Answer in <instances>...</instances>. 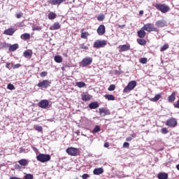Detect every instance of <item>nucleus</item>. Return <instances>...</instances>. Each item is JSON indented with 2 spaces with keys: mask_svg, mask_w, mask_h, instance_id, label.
I'll return each instance as SVG.
<instances>
[{
  "mask_svg": "<svg viewBox=\"0 0 179 179\" xmlns=\"http://www.w3.org/2000/svg\"><path fill=\"white\" fill-rule=\"evenodd\" d=\"M36 160L41 163H47L51 160V155L40 153L36 156Z\"/></svg>",
  "mask_w": 179,
  "mask_h": 179,
  "instance_id": "1",
  "label": "nucleus"
},
{
  "mask_svg": "<svg viewBox=\"0 0 179 179\" xmlns=\"http://www.w3.org/2000/svg\"><path fill=\"white\" fill-rule=\"evenodd\" d=\"M155 8L157 10L162 12V13H167V12L170 11V6L166 4L157 3Z\"/></svg>",
  "mask_w": 179,
  "mask_h": 179,
  "instance_id": "2",
  "label": "nucleus"
},
{
  "mask_svg": "<svg viewBox=\"0 0 179 179\" xmlns=\"http://www.w3.org/2000/svg\"><path fill=\"white\" fill-rule=\"evenodd\" d=\"M93 62V57H86L83 59V60L80 62V65L82 68H86V66H89V65H92Z\"/></svg>",
  "mask_w": 179,
  "mask_h": 179,
  "instance_id": "3",
  "label": "nucleus"
},
{
  "mask_svg": "<svg viewBox=\"0 0 179 179\" xmlns=\"http://www.w3.org/2000/svg\"><path fill=\"white\" fill-rule=\"evenodd\" d=\"M135 87H136V82L135 80H131L124 87L123 92L129 93V92H131V90H134Z\"/></svg>",
  "mask_w": 179,
  "mask_h": 179,
  "instance_id": "4",
  "label": "nucleus"
},
{
  "mask_svg": "<svg viewBox=\"0 0 179 179\" xmlns=\"http://www.w3.org/2000/svg\"><path fill=\"white\" fill-rule=\"evenodd\" d=\"M107 45V41L96 40L93 45L94 48H104Z\"/></svg>",
  "mask_w": 179,
  "mask_h": 179,
  "instance_id": "5",
  "label": "nucleus"
},
{
  "mask_svg": "<svg viewBox=\"0 0 179 179\" xmlns=\"http://www.w3.org/2000/svg\"><path fill=\"white\" fill-rule=\"evenodd\" d=\"M51 80H43L39 82L37 84L38 87H41V89H48L51 86Z\"/></svg>",
  "mask_w": 179,
  "mask_h": 179,
  "instance_id": "6",
  "label": "nucleus"
},
{
  "mask_svg": "<svg viewBox=\"0 0 179 179\" xmlns=\"http://www.w3.org/2000/svg\"><path fill=\"white\" fill-rule=\"evenodd\" d=\"M178 124V122H177V119L174 117H171L166 120V125L167 127H169V128H176Z\"/></svg>",
  "mask_w": 179,
  "mask_h": 179,
  "instance_id": "7",
  "label": "nucleus"
},
{
  "mask_svg": "<svg viewBox=\"0 0 179 179\" xmlns=\"http://www.w3.org/2000/svg\"><path fill=\"white\" fill-rule=\"evenodd\" d=\"M143 30H145V31H148L150 33V31H157V28L155 27L152 24L148 23L145 24L143 27Z\"/></svg>",
  "mask_w": 179,
  "mask_h": 179,
  "instance_id": "8",
  "label": "nucleus"
},
{
  "mask_svg": "<svg viewBox=\"0 0 179 179\" xmlns=\"http://www.w3.org/2000/svg\"><path fill=\"white\" fill-rule=\"evenodd\" d=\"M66 152L69 156H78V150L76 148L70 147L66 150Z\"/></svg>",
  "mask_w": 179,
  "mask_h": 179,
  "instance_id": "9",
  "label": "nucleus"
},
{
  "mask_svg": "<svg viewBox=\"0 0 179 179\" xmlns=\"http://www.w3.org/2000/svg\"><path fill=\"white\" fill-rule=\"evenodd\" d=\"M48 106H50V102L47 99H42L38 103L40 108H47Z\"/></svg>",
  "mask_w": 179,
  "mask_h": 179,
  "instance_id": "10",
  "label": "nucleus"
},
{
  "mask_svg": "<svg viewBox=\"0 0 179 179\" xmlns=\"http://www.w3.org/2000/svg\"><path fill=\"white\" fill-rule=\"evenodd\" d=\"M157 27H166L167 26V21L166 20H157L155 23Z\"/></svg>",
  "mask_w": 179,
  "mask_h": 179,
  "instance_id": "11",
  "label": "nucleus"
},
{
  "mask_svg": "<svg viewBox=\"0 0 179 179\" xmlns=\"http://www.w3.org/2000/svg\"><path fill=\"white\" fill-rule=\"evenodd\" d=\"M97 33L99 36H103L106 34V27L103 24L99 25L97 29Z\"/></svg>",
  "mask_w": 179,
  "mask_h": 179,
  "instance_id": "12",
  "label": "nucleus"
},
{
  "mask_svg": "<svg viewBox=\"0 0 179 179\" xmlns=\"http://www.w3.org/2000/svg\"><path fill=\"white\" fill-rule=\"evenodd\" d=\"M130 48H131V45H119L120 52H124L125 51H129Z\"/></svg>",
  "mask_w": 179,
  "mask_h": 179,
  "instance_id": "13",
  "label": "nucleus"
},
{
  "mask_svg": "<svg viewBox=\"0 0 179 179\" xmlns=\"http://www.w3.org/2000/svg\"><path fill=\"white\" fill-rule=\"evenodd\" d=\"M99 114L102 117H106V115H110V110L106 109V108H99Z\"/></svg>",
  "mask_w": 179,
  "mask_h": 179,
  "instance_id": "14",
  "label": "nucleus"
},
{
  "mask_svg": "<svg viewBox=\"0 0 179 179\" xmlns=\"http://www.w3.org/2000/svg\"><path fill=\"white\" fill-rule=\"evenodd\" d=\"M15 31H16L15 29L9 28L4 31L3 34H6V36H13V34H15Z\"/></svg>",
  "mask_w": 179,
  "mask_h": 179,
  "instance_id": "15",
  "label": "nucleus"
},
{
  "mask_svg": "<svg viewBox=\"0 0 179 179\" xmlns=\"http://www.w3.org/2000/svg\"><path fill=\"white\" fill-rule=\"evenodd\" d=\"M17 48H19V44L17 43H15L13 45H8V51H10V52H13V51H16Z\"/></svg>",
  "mask_w": 179,
  "mask_h": 179,
  "instance_id": "16",
  "label": "nucleus"
},
{
  "mask_svg": "<svg viewBox=\"0 0 179 179\" xmlns=\"http://www.w3.org/2000/svg\"><path fill=\"white\" fill-rule=\"evenodd\" d=\"M99 106H100V105L99 104V102H97V101L91 102L88 105L89 108H90L91 110H95V108H99Z\"/></svg>",
  "mask_w": 179,
  "mask_h": 179,
  "instance_id": "17",
  "label": "nucleus"
},
{
  "mask_svg": "<svg viewBox=\"0 0 179 179\" xmlns=\"http://www.w3.org/2000/svg\"><path fill=\"white\" fill-rule=\"evenodd\" d=\"M104 173V169L103 168H95L93 171L94 176H100Z\"/></svg>",
  "mask_w": 179,
  "mask_h": 179,
  "instance_id": "18",
  "label": "nucleus"
},
{
  "mask_svg": "<svg viewBox=\"0 0 179 179\" xmlns=\"http://www.w3.org/2000/svg\"><path fill=\"white\" fill-rule=\"evenodd\" d=\"M158 179H167L169 178V173L164 172H160L157 175Z\"/></svg>",
  "mask_w": 179,
  "mask_h": 179,
  "instance_id": "19",
  "label": "nucleus"
},
{
  "mask_svg": "<svg viewBox=\"0 0 179 179\" xmlns=\"http://www.w3.org/2000/svg\"><path fill=\"white\" fill-rule=\"evenodd\" d=\"M138 36L140 38H143L145 36H146V31H145V29H143V27L137 31Z\"/></svg>",
  "mask_w": 179,
  "mask_h": 179,
  "instance_id": "20",
  "label": "nucleus"
},
{
  "mask_svg": "<svg viewBox=\"0 0 179 179\" xmlns=\"http://www.w3.org/2000/svg\"><path fill=\"white\" fill-rule=\"evenodd\" d=\"M61 29V24L59 22H55L52 27H50V30H59Z\"/></svg>",
  "mask_w": 179,
  "mask_h": 179,
  "instance_id": "21",
  "label": "nucleus"
},
{
  "mask_svg": "<svg viewBox=\"0 0 179 179\" xmlns=\"http://www.w3.org/2000/svg\"><path fill=\"white\" fill-rule=\"evenodd\" d=\"M50 5H61L62 2H65V0H50Z\"/></svg>",
  "mask_w": 179,
  "mask_h": 179,
  "instance_id": "22",
  "label": "nucleus"
},
{
  "mask_svg": "<svg viewBox=\"0 0 179 179\" xmlns=\"http://www.w3.org/2000/svg\"><path fill=\"white\" fill-rule=\"evenodd\" d=\"M18 163L20 165L26 167V166L29 165V160L26 159H22L18 161Z\"/></svg>",
  "mask_w": 179,
  "mask_h": 179,
  "instance_id": "23",
  "label": "nucleus"
},
{
  "mask_svg": "<svg viewBox=\"0 0 179 179\" xmlns=\"http://www.w3.org/2000/svg\"><path fill=\"white\" fill-rule=\"evenodd\" d=\"M160 99H162V94H156L154 98H151L150 100V101L156 102V101H159Z\"/></svg>",
  "mask_w": 179,
  "mask_h": 179,
  "instance_id": "24",
  "label": "nucleus"
},
{
  "mask_svg": "<svg viewBox=\"0 0 179 179\" xmlns=\"http://www.w3.org/2000/svg\"><path fill=\"white\" fill-rule=\"evenodd\" d=\"M48 17L50 20H54V19L57 18V14L55 13L50 12L48 14Z\"/></svg>",
  "mask_w": 179,
  "mask_h": 179,
  "instance_id": "25",
  "label": "nucleus"
},
{
  "mask_svg": "<svg viewBox=\"0 0 179 179\" xmlns=\"http://www.w3.org/2000/svg\"><path fill=\"white\" fill-rule=\"evenodd\" d=\"M104 97L108 101H114V100H115V96H114L113 94H106Z\"/></svg>",
  "mask_w": 179,
  "mask_h": 179,
  "instance_id": "26",
  "label": "nucleus"
},
{
  "mask_svg": "<svg viewBox=\"0 0 179 179\" xmlns=\"http://www.w3.org/2000/svg\"><path fill=\"white\" fill-rule=\"evenodd\" d=\"M169 103H173L176 100V92H173L168 98Z\"/></svg>",
  "mask_w": 179,
  "mask_h": 179,
  "instance_id": "27",
  "label": "nucleus"
},
{
  "mask_svg": "<svg viewBox=\"0 0 179 179\" xmlns=\"http://www.w3.org/2000/svg\"><path fill=\"white\" fill-rule=\"evenodd\" d=\"M101 131V127L99 125H96L94 129L92 130V134H97Z\"/></svg>",
  "mask_w": 179,
  "mask_h": 179,
  "instance_id": "28",
  "label": "nucleus"
},
{
  "mask_svg": "<svg viewBox=\"0 0 179 179\" xmlns=\"http://www.w3.org/2000/svg\"><path fill=\"white\" fill-rule=\"evenodd\" d=\"M55 61L57 64H61V62H62V57H61L60 55L55 56Z\"/></svg>",
  "mask_w": 179,
  "mask_h": 179,
  "instance_id": "29",
  "label": "nucleus"
},
{
  "mask_svg": "<svg viewBox=\"0 0 179 179\" xmlns=\"http://www.w3.org/2000/svg\"><path fill=\"white\" fill-rule=\"evenodd\" d=\"M22 40H29L30 38V34H23L21 35Z\"/></svg>",
  "mask_w": 179,
  "mask_h": 179,
  "instance_id": "30",
  "label": "nucleus"
},
{
  "mask_svg": "<svg viewBox=\"0 0 179 179\" xmlns=\"http://www.w3.org/2000/svg\"><path fill=\"white\" fill-rule=\"evenodd\" d=\"M137 43L140 45H146V40L142 39V38L137 39Z\"/></svg>",
  "mask_w": 179,
  "mask_h": 179,
  "instance_id": "31",
  "label": "nucleus"
},
{
  "mask_svg": "<svg viewBox=\"0 0 179 179\" xmlns=\"http://www.w3.org/2000/svg\"><path fill=\"white\" fill-rule=\"evenodd\" d=\"M76 85L80 89H82V87H85V86H86V83H85L84 82H77Z\"/></svg>",
  "mask_w": 179,
  "mask_h": 179,
  "instance_id": "32",
  "label": "nucleus"
},
{
  "mask_svg": "<svg viewBox=\"0 0 179 179\" xmlns=\"http://www.w3.org/2000/svg\"><path fill=\"white\" fill-rule=\"evenodd\" d=\"M23 55L25 58H29L31 57L32 55H31V52H30V51L26 50L24 52Z\"/></svg>",
  "mask_w": 179,
  "mask_h": 179,
  "instance_id": "33",
  "label": "nucleus"
},
{
  "mask_svg": "<svg viewBox=\"0 0 179 179\" xmlns=\"http://www.w3.org/2000/svg\"><path fill=\"white\" fill-rule=\"evenodd\" d=\"M89 32H82L80 37L81 38H85L86 40L87 39V37H89Z\"/></svg>",
  "mask_w": 179,
  "mask_h": 179,
  "instance_id": "34",
  "label": "nucleus"
},
{
  "mask_svg": "<svg viewBox=\"0 0 179 179\" xmlns=\"http://www.w3.org/2000/svg\"><path fill=\"white\" fill-rule=\"evenodd\" d=\"M83 101H89L90 100V96L87 94H84L82 96Z\"/></svg>",
  "mask_w": 179,
  "mask_h": 179,
  "instance_id": "35",
  "label": "nucleus"
},
{
  "mask_svg": "<svg viewBox=\"0 0 179 179\" xmlns=\"http://www.w3.org/2000/svg\"><path fill=\"white\" fill-rule=\"evenodd\" d=\"M34 176L33 174L31 173H27L24 176V179H33Z\"/></svg>",
  "mask_w": 179,
  "mask_h": 179,
  "instance_id": "36",
  "label": "nucleus"
},
{
  "mask_svg": "<svg viewBox=\"0 0 179 179\" xmlns=\"http://www.w3.org/2000/svg\"><path fill=\"white\" fill-rule=\"evenodd\" d=\"M7 89L8 90H15V89L16 88L15 87V85H13V84L9 83L7 86Z\"/></svg>",
  "mask_w": 179,
  "mask_h": 179,
  "instance_id": "37",
  "label": "nucleus"
},
{
  "mask_svg": "<svg viewBox=\"0 0 179 179\" xmlns=\"http://www.w3.org/2000/svg\"><path fill=\"white\" fill-rule=\"evenodd\" d=\"M108 90L109 92H114V90H115V85H113V84L110 85L108 88Z\"/></svg>",
  "mask_w": 179,
  "mask_h": 179,
  "instance_id": "38",
  "label": "nucleus"
},
{
  "mask_svg": "<svg viewBox=\"0 0 179 179\" xmlns=\"http://www.w3.org/2000/svg\"><path fill=\"white\" fill-rule=\"evenodd\" d=\"M79 47L81 50H89V48L86 46L84 43H81L79 45Z\"/></svg>",
  "mask_w": 179,
  "mask_h": 179,
  "instance_id": "39",
  "label": "nucleus"
},
{
  "mask_svg": "<svg viewBox=\"0 0 179 179\" xmlns=\"http://www.w3.org/2000/svg\"><path fill=\"white\" fill-rule=\"evenodd\" d=\"M169 48V44H164L160 49L161 52L166 51V50H168Z\"/></svg>",
  "mask_w": 179,
  "mask_h": 179,
  "instance_id": "40",
  "label": "nucleus"
},
{
  "mask_svg": "<svg viewBox=\"0 0 179 179\" xmlns=\"http://www.w3.org/2000/svg\"><path fill=\"white\" fill-rule=\"evenodd\" d=\"M140 62H141V64H146L148 62V58H146V57L141 58Z\"/></svg>",
  "mask_w": 179,
  "mask_h": 179,
  "instance_id": "41",
  "label": "nucleus"
},
{
  "mask_svg": "<svg viewBox=\"0 0 179 179\" xmlns=\"http://www.w3.org/2000/svg\"><path fill=\"white\" fill-rule=\"evenodd\" d=\"M104 15H99L97 17V20H99V22H103L104 20Z\"/></svg>",
  "mask_w": 179,
  "mask_h": 179,
  "instance_id": "42",
  "label": "nucleus"
},
{
  "mask_svg": "<svg viewBox=\"0 0 179 179\" xmlns=\"http://www.w3.org/2000/svg\"><path fill=\"white\" fill-rule=\"evenodd\" d=\"M161 132L162 134H164V135H166V134H169V130L167 129V128L164 127L162 129Z\"/></svg>",
  "mask_w": 179,
  "mask_h": 179,
  "instance_id": "43",
  "label": "nucleus"
},
{
  "mask_svg": "<svg viewBox=\"0 0 179 179\" xmlns=\"http://www.w3.org/2000/svg\"><path fill=\"white\" fill-rule=\"evenodd\" d=\"M36 131H38V132H41L43 131V127L41 126H36L35 127Z\"/></svg>",
  "mask_w": 179,
  "mask_h": 179,
  "instance_id": "44",
  "label": "nucleus"
},
{
  "mask_svg": "<svg viewBox=\"0 0 179 179\" xmlns=\"http://www.w3.org/2000/svg\"><path fill=\"white\" fill-rule=\"evenodd\" d=\"M47 75H48L47 71H43L41 73L40 76H41V78H45V76H47Z\"/></svg>",
  "mask_w": 179,
  "mask_h": 179,
  "instance_id": "45",
  "label": "nucleus"
},
{
  "mask_svg": "<svg viewBox=\"0 0 179 179\" xmlns=\"http://www.w3.org/2000/svg\"><path fill=\"white\" fill-rule=\"evenodd\" d=\"M32 30L34 31H40V30H41V27H34L32 28Z\"/></svg>",
  "mask_w": 179,
  "mask_h": 179,
  "instance_id": "46",
  "label": "nucleus"
},
{
  "mask_svg": "<svg viewBox=\"0 0 179 179\" xmlns=\"http://www.w3.org/2000/svg\"><path fill=\"white\" fill-rule=\"evenodd\" d=\"M22 66V65L20 64H16L13 66V69H17L19 68H20Z\"/></svg>",
  "mask_w": 179,
  "mask_h": 179,
  "instance_id": "47",
  "label": "nucleus"
},
{
  "mask_svg": "<svg viewBox=\"0 0 179 179\" xmlns=\"http://www.w3.org/2000/svg\"><path fill=\"white\" fill-rule=\"evenodd\" d=\"M123 148H129V143H128V142H124V143H123Z\"/></svg>",
  "mask_w": 179,
  "mask_h": 179,
  "instance_id": "48",
  "label": "nucleus"
},
{
  "mask_svg": "<svg viewBox=\"0 0 179 179\" xmlns=\"http://www.w3.org/2000/svg\"><path fill=\"white\" fill-rule=\"evenodd\" d=\"M23 16V13H19L17 14H16V17L17 19H20V17H22Z\"/></svg>",
  "mask_w": 179,
  "mask_h": 179,
  "instance_id": "49",
  "label": "nucleus"
},
{
  "mask_svg": "<svg viewBox=\"0 0 179 179\" xmlns=\"http://www.w3.org/2000/svg\"><path fill=\"white\" fill-rule=\"evenodd\" d=\"M82 177L83 179H87V178H89V177H90V176H89V174H87V173H84Z\"/></svg>",
  "mask_w": 179,
  "mask_h": 179,
  "instance_id": "50",
  "label": "nucleus"
},
{
  "mask_svg": "<svg viewBox=\"0 0 179 179\" xmlns=\"http://www.w3.org/2000/svg\"><path fill=\"white\" fill-rule=\"evenodd\" d=\"M6 67L8 68V69H12V65L10 63H7Z\"/></svg>",
  "mask_w": 179,
  "mask_h": 179,
  "instance_id": "51",
  "label": "nucleus"
},
{
  "mask_svg": "<svg viewBox=\"0 0 179 179\" xmlns=\"http://www.w3.org/2000/svg\"><path fill=\"white\" fill-rule=\"evenodd\" d=\"M132 139H134L132 137H127V138H126V141H127V142H131V141H132Z\"/></svg>",
  "mask_w": 179,
  "mask_h": 179,
  "instance_id": "52",
  "label": "nucleus"
},
{
  "mask_svg": "<svg viewBox=\"0 0 179 179\" xmlns=\"http://www.w3.org/2000/svg\"><path fill=\"white\" fill-rule=\"evenodd\" d=\"M103 146L104 148H108V146H110V144H108V143H105Z\"/></svg>",
  "mask_w": 179,
  "mask_h": 179,
  "instance_id": "53",
  "label": "nucleus"
},
{
  "mask_svg": "<svg viewBox=\"0 0 179 179\" xmlns=\"http://www.w3.org/2000/svg\"><path fill=\"white\" fill-rule=\"evenodd\" d=\"M130 137L133 138V139H134V138H136V134H131V136H130Z\"/></svg>",
  "mask_w": 179,
  "mask_h": 179,
  "instance_id": "54",
  "label": "nucleus"
},
{
  "mask_svg": "<svg viewBox=\"0 0 179 179\" xmlns=\"http://www.w3.org/2000/svg\"><path fill=\"white\" fill-rule=\"evenodd\" d=\"M15 169H20V165L19 164L15 165Z\"/></svg>",
  "mask_w": 179,
  "mask_h": 179,
  "instance_id": "55",
  "label": "nucleus"
},
{
  "mask_svg": "<svg viewBox=\"0 0 179 179\" xmlns=\"http://www.w3.org/2000/svg\"><path fill=\"white\" fill-rule=\"evenodd\" d=\"M139 15H143V10H140L139 11Z\"/></svg>",
  "mask_w": 179,
  "mask_h": 179,
  "instance_id": "56",
  "label": "nucleus"
},
{
  "mask_svg": "<svg viewBox=\"0 0 179 179\" xmlns=\"http://www.w3.org/2000/svg\"><path fill=\"white\" fill-rule=\"evenodd\" d=\"M176 169H177V170H178V171H179V164H178V165H176Z\"/></svg>",
  "mask_w": 179,
  "mask_h": 179,
  "instance_id": "57",
  "label": "nucleus"
},
{
  "mask_svg": "<svg viewBox=\"0 0 179 179\" xmlns=\"http://www.w3.org/2000/svg\"><path fill=\"white\" fill-rule=\"evenodd\" d=\"M0 169H1V166H0Z\"/></svg>",
  "mask_w": 179,
  "mask_h": 179,
  "instance_id": "58",
  "label": "nucleus"
}]
</instances>
